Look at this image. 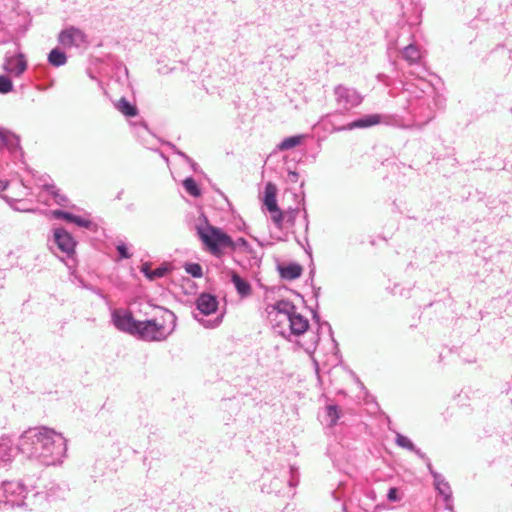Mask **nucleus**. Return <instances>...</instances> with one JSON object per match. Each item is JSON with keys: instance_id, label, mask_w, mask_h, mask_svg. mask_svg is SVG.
I'll return each mask as SVG.
<instances>
[{"instance_id": "obj_1", "label": "nucleus", "mask_w": 512, "mask_h": 512, "mask_svg": "<svg viewBox=\"0 0 512 512\" xmlns=\"http://www.w3.org/2000/svg\"><path fill=\"white\" fill-rule=\"evenodd\" d=\"M20 453L42 465L63 462L67 452L65 437L47 427H34L23 432L17 444Z\"/></svg>"}, {"instance_id": "obj_2", "label": "nucleus", "mask_w": 512, "mask_h": 512, "mask_svg": "<svg viewBox=\"0 0 512 512\" xmlns=\"http://www.w3.org/2000/svg\"><path fill=\"white\" fill-rule=\"evenodd\" d=\"M274 290H266L265 311L273 331L288 341H293L309 329V321L297 312L296 306L289 300L279 299L270 302Z\"/></svg>"}, {"instance_id": "obj_3", "label": "nucleus", "mask_w": 512, "mask_h": 512, "mask_svg": "<svg viewBox=\"0 0 512 512\" xmlns=\"http://www.w3.org/2000/svg\"><path fill=\"white\" fill-rule=\"evenodd\" d=\"M160 315L151 319L138 320L134 337L146 342H161L166 340L175 330L176 316L167 309H158Z\"/></svg>"}, {"instance_id": "obj_4", "label": "nucleus", "mask_w": 512, "mask_h": 512, "mask_svg": "<svg viewBox=\"0 0 512 512\" xmlns=\"http://www.w3.org/2000/svg\"><path fill=\"white\" fill-rule=\"evenodd\" d=\"M197 233L207 247V249L216 256H220L224 248L232 247V239L221 229L209 224L197 225Z\"/></svg>"}, {"instance_id": "obj_5", "label": "nucleus", "mask_w": 512, "mask_h": 512, "mask_svg": "<svg viewBox=\"0 0 512 512\" xmlns=\"http://www.w3.org/2000/svg\"><path fill=\"white\" fill-rule=\"evenodd\" d=\"M277 192V186L272 182H268L265 185L264 189L263 204L271 214V219L273 223L276 225L277 228L281 229L284 227V222L286 219L287 222H290L291 225H293L297 210L282 212L277 204Z\"/></svg>"}, {"instance_id": "obj_6", "label": "nucleus", "mask_w": 512, "mask_h": 512, "mask_svg": "<svg viewBox=\"0 0 512 512\" xmlns=\"http://www.w3.org/2000/svg\"><path fill=\"white\" fill-rule=\"evenodd\" d=\"M217 309V298L209 293H202L196 300V308L193 311V316L203 327L216 328L222 321V315L214 319H205V316L216 313Z\"/></svg>"}, {"instance_id": "obj_7", "label": "nucleus", "mask_w": 512, "mask_h": 512, "mask_svg": "<svg viewBox=\"0 0 512 512\" xmlns=\"http://www.w3.org/2000/svg\"><path fill=\"white\" fill-rule=\"evenodd\" d=\"M333 96L337 109L341 113L358 107L364 99L358 90L343 84L334 87Z\"/></svg>"}, {"instance_id": "obj_8", "label": "nucleus", "mask_w": 512, "mask_h": 512, "mask_svg": "<svg viewBox=\"0 0 512 512\" xmlns=\"http://www.w3.org/2000/svg\"><path fill=\"white\" fill-rule=\"evenodd\" d=\"M1 489L6 499V503L18 507L26 505L25 499L28 497L30 491L22 482L3 481Z\"/></svg>"}, {"instance_id": "obj_9", "label": "nucleus", "mask_w": 512, "mask_h": 512, "mask_svg": "<svg viewBox=\"0 0 512 512\" xmlns=\"http://www.w3.org/2000/svg\"><path fill=\"white\" fill-rule=\"evenodd\" d=\"M138 320L132 312L125 309H115L112 312V323L121 332L134 336Z\"/></svg>"}, {"instance_id": "obj_10", "label": "nucleus", "mask_w": 512, "mask_h": 512, "mask_svg": "<svg viewBox=\"0 0 512 512\" xmlns=\"http://www.w3.org/2000/svg\"><path fill=\"white\" fill-rule=\"evenodd\" d=\"M58 41L64 48H80L87 45V36L81 29L71 26L60 32Z\"/></svg>"}, {"instance_id": "obj_11", "label": "nucleus", "mask_w": 512, "mask_h": 512, "mask_svg": "<svg viewBox=\"0 0 512 512\" xmlns=\"http://www.w3.org/2000/svg\"><path fill=\"white\" fill-rule=\"evenodd\" d=\"M54 240L58 248L65 254L71 255L76 246V242L70 233L63 228H57L54 230Z\"/></svg>"}, {"instance_id": "obj_12", "label": "nucleus", "mask_w": 512, "mask_h": 512, "mask_svg": "<svg viewBox=\"0 0 512 512\" xmlns=\"http://www.w3.org/2000/svg\"><path fill=\"white\" fill-rule=\"evenodd\" d=\"M27 68V62L23 54L16 56H6L4 61V69L14 76H20Z\"/></svg>"}, {"instance_id": "obj_13", "label": "nucleus", "mask_w": 512, "mask_h": 512, "mask_svg": "<svg viewBox=\"0 0 512 512\" xmlns=\"http://www.w3.org/2000/svg\"><path fill=\"white\" fill-rule=\"evenodd\" d=\"M15 455L13 442L7 437L0 438V466L10 463Z\"/></svg>"}, {"instance_id": "obj_14", "label": "nucleus", "mask_w": 512, "mask_h": 512, "mask_svg": "<svg viewBox=\"0 0 512 512\" xmlns=\"http://www.w3.org/2000/svg\"><path fill=\"white\" fill-rule=\"evenodd\" d=\"M170 269H171V266L167 263H164V264L160 265L158 268L153 270L151 268V264L148 262L143 263L140 268L141 272L149 280H154V279L161 278V277L165 276L168 273V271H170Z\"/></svg>"}, {"instance_id": "obj_15", "label": "nucleus", "mask_w": 512, "mask_h": 512, "mask_svg": "<svg viewBox=\"0 0 512 512\" xmlns=\"http://www.w3.org/2000/svg\"><path fill=\"white\" fill-rule=\"evenodd\" d=\"M434 487L444 500H449L452 496V490L448 481L440 473H433Z\"/></svg>"}, {"instance_id": "obj_16", "label": "nucleus", "mask_w": 512, "mask_h": 512, "mask_svg": "<svg viewBox=\"0 0 512 512\" xmlns=\"http://www.w3.org/2000/svg\"><path fill=\"white\" fill-rule=\"evenodd\" d=\"M0 144L14 151L19 147V139L13 133L0 128Z\"/></svg>"}, {"instance_id": "obj_17", "label": "nucleus", "mask_w": 512, "mask_h": 512, "mask_svg": "<svg viewBox=\"0 0 512 512\" xmlns=\"http://www.w3.org/2000/svg\"><path fill=\"white\" fill-rule=\"evenodd\" d=\"M379 122H380V117L378 115H368V116H365L364 118H361V119L351 122L350 124H348L346 129L352 130L355 128H367V127L376 125Z\"/></svg>"}, {"instance_id": "obj_18", "label": "nucleus", "mask_w": 512, "mask_h": 512, "mask_svg": "<svg viewBox=\"0 0 512 512\" xmlns=\"http://www.w3.org/2000/svg\"><path fill=\"white\" fill-rule=\"evenodd\" d=\"M395 442L398 446L414 452L421 459L425 458V454L420 449L416 448L413 442L408 437L400 433H397Z\"/></svg>"}, {"instance_id": "obj_19", "label": "nucleus", "mask_w": 512, "mask_h": 512, "mask_svg": "<svg viewBox=\"0 0 512 512\" xmlns=\"http://www.w3.org/2000/svg\"><path fill=\"white\" fill-rule=\"evenodd\" d=\"M44 193L51 195L57 204H64L66 202V197L60 194L54 185H43V192L40 194V200L46 202V199L44 198Z\"/></svg>"}, {"instance_id": "obj_20", "label": "nucleus", "mask_w": 512, "mask_h": 512, "mask_svg": "<svg viewBox=\"0 0 512 512\" xmlns=\"http://www.w3.org/2000/svg\"><path fill=\"white\" fill-rule=\"evenodd\" d=\"M326 418L325 422L329 427H333L337 424L341 417V411L337 405L329 404L325 408Z\"/></svg>"}, {"instance_id": "obj_21", "label": "nucleus", "mask_w": 512, "mask_h": 512, "mask_svg": "<svg viewBox=\"0 0 512 512\" xmlns=\"http://www.w3.org/2000/svg\"><path fill=\"white\" fill-rule=\"evenodd\" d=\"M301 273L302 268L298 264H289L280 268L281 277L289 280L298 278Z\"/></svg>"}, {"instance_id": "obj_22", "label": "nucleus", "mask_w": 512, "mask_h": 512, "mask_svg": "<svg viewBox=\"0 0 512 512\" xmlns=\"http://www.w3.org/2000/svg\"><path fill=\"white\" fill-rule=\"evenodd\" d=\"M305 138V135H295L291 137H287L281 141L278 145V149L281 151L290 150L298 145H300Z\"/></svg>"}, {"instance_id": "obj_23", "label": "nucleus", "mask_w": 512, "mask_h": 512, "mask_svg": "<svg viewBox=\"0 0 512 512\" xmlns=\"http://www.w3.org/2000/svg\"><path fill=\"white\" fill-rule=\"evenodd\" d=\"M402 56L410 64H414L421 58V53L416 46L411 44L403 49Z\"/></svg>"}, {"instance_id": "obj_24", "label": "nucleus", "mask_w": 512, "mask_h": 512, "mask_svg": "<svg viewBox=\"0 0 512 512\" xmlns=\"http://www.w3.org/2000/svg\"><path fill=\"white\" fill-rule=\"evenodd\" d=\"M48 61L55 67L63 66L67 62L66 54L59 49L55 48L51 50L48 55Z\"/></svg>"}, {"instance_id": "obj_25", "label": "nucleus", "mask_w": 512, "mask_h": 512, "mask_svg": "<svg viewBox=\"0 0 512 512\" xmlns=\"http://www.w3.org/2000/svg\"><path fill=\"white\" fill-rule=\"evenodd\" d=\"M9 205L15 210L20 212H33L34 209L28 205L27 202L18 200L17 198L11 196H4Z\"/></svg>"}, {"instance_id": "obj_26", "label": "nucleus", "mask_w": 512, "mask_h": 512, "mask_svg": "<svg viewBox=\"0 0 512 512\" xmlns=\"http://www.w3.org/2000/svg\"><path fill=\"white\" fill-rule=\"evenodd\" d=\"M116 108L125 116L134 117L137 114L136 107L133 106L129 101L125 98H121L117 104Z\"/></svg>"}, {"instance_id": "obj_27", "label": "nucleus", "mask_w": 512, "mask_h": 512, "mask_svg": "<svg viewBox=\"0 0 512 512\" xmlns=\"http://www.w3.org/2000/svg\"><path fill=\"white\" fill-rule=\"evenodd\" d=\"M183 186L190 195L194 197H199L201 195V190L192 178H186L183 181Z\"/></svg>"}, {"instance_id": "obj_28", "label": "nucleus", "mask_w": 512, "mask_h": 512, "mask_svg": "<svg viewBox=\"0 0 512 512\" xmlns=\"http://www.w3.org/2000/svg\"><path fill=\"white\" fill-rule=\"evenodd\" d=\"M13 84L10 78L4 75H0V93L6 94L12 91Z\"/></svg>"}, {"instance_id": "obj_29", "label": "nucleus", "mask_w": 512, "mask_h": 512, "mask_svg": "<svg viewBox=\"0 0 512 512\" xmlns=\"http://www.w3.org/2000/svg\"><path fill=\"white\" fill-rule=\"evenodd\" d=\"M185 269L187 273L191 274L193 277H200L202 275V268L199 264H187Z\"/></svg>"}, {"instance_id": "obj_30", "label": "nucleus", "mask_w": 512, "mask_h": 512, "mask_svg": "<svg viewBox=\"0 0 512 512\" xmlns=\"http://www.w3.org/2000/svg\"><path fill=\"white\" fill-rule=\"evenodd\" d=\"M290 478L288 480V484L290 487H296L299 483V473L296 468L293 466L290 467L289 470Z\"/></svg>"}, {"instance_id": "obj_31", "label": "nucleus", "mask_w": 512, "mask_h": 512, "mask_svg": "<svg viewBox=\"0 0 512 512\" xmlns=\"http://www.w3.org/2000/svg\"><path fill=\"white\" fill-rule=\"evenodd\" d=\"M72 223L83 228H91V226L93 225V223L89 219L77 215L74 216Z\"/></svg>"}, {"instance_id": "obj_32", "label": "nucleus", "mask_w": 512, "mask_h": 512, "mask_svg": "<svg viewBox=\"0 0 512 512\" xmlns=\"http://www.w3.org/2000/svg\"><path fill=\"white\" fill-rule=\"evenodd\" d=\"M53 216L56 217V218H62L66 221H69V222H72L73 219H74V214H71V213H68V212H64L62 210H55L52 212Z\"/></svg>"}, {"instance_id": "obj_33", "label": "nucleus", "mask_w": 512, "mask_h": 512, "mask_svg": "<svg viewBox=\"0 0 512 512\" xmlns=\"http://www.w3.org/2000/svg\"><path fill=\"white\" fill-rule=\"evenodd\" d=\"M231 280L235 288H249L245 281L236 273L231 274Z\"/></svg>"}, {"instance_id": "obj_34", "label": "nucleus", "mask_w": 512, "mask_h": 512, "mask_svg": "<svg viewBox=\"0 0 512 512\" xmlns=\"http://www.w3.org/2000/svg\"><path fill=\"white\" fill-rule=\"evenodd\" d=\"M318 340L319 338L317 336H314L309 343L303 345V349L305 350V352L308 354H312L315 351Z\"/></svg>"}, {"instance_id": "obj_35", "label": "nucleus", "mask_w": 512, "mask_h": 512, "mask_svg": "<svg viewBox=\"0 0 512 512\" xmlns=\"http://www.w3.org/2000/svg\"><path fill=\"white\" fill-rule=\"evenodd\" d=\"M281 486L282 482L278 478H275L271 481L268 492L279 493L281 490Z\"/></svg>"}, {"instance_id": "obj_36", "label": "nucleus", "mask_w": 512, "mask_h": 512, "mask_svg": "<svg viewBox=\"0 0 512 512\" xmlns=\"http://www.w3.org/2000/svg\"><path fill=\"white\" fill-rule=\"evenodd\" d=\"M117 251L121 258L128 259L131 257L130 253L128 252V248L126 247V245L124 243H119L117 245Z\"/></svg>"}, {"instance_id": "obj_37", "label": "nucleus", "mask_w": 512, "mask_h": 512, "mask_svg": "<svg viewBox=\"0 0 512 512\" xmlns=\"http://www.w3.org/2000/svg\"><path fill=\"white\" fill-rule=\"evenodd\" d=\"M387 498L389 501L391 502H397L400 500V497L398 496V489L395 488V487H391L389 490H388V493H387Z\"/></svg>"}, {"instance_id": "obj_38", "label": "nucleus", "mask_w": 512, "mask_h": 512, "mask_svg": "<svg viewBox=\"0 0 512 512\" xmlns=\"http://www.w3.org/2000/svg\"><path fill=\"white\" fill-rule=\"evenodd\" d=\"M445 501V508L447 510H449L450 512H453L454 510V507H453V500H452V497L449 498V500H444Z\"/></svg>"}, {"instance_id": "obj_39", "label": "nucleus", "mask_w": 512, "mask_h": 512, "mask_svg": "<svg viewBox=\"0 0 512 512\" xmlns=\"http://www.w3.org/2000/svg\"><path fill=\"white\" fill-rule=\"evenodd\" d=\"M288 177H289V180L291 182H297V180H298V173L294 172V171H290L289 174H288Z\"/></svg>"}, {"instance_id": "obj_40", "label": "nucleus", "mask_w": 512, "mask_h": 512, "mask_svg": "<svg viewBox=\"0 0 512 512\" xmlns=\"http://www.w3.org/2000/svg\"><path fill=\"white\" fill-rule=\"evenodd\" d=\"M423 460H425V461H426L427 468H428V470H429V472H430V474H431L432 476H433V473H437V472L433 469V467H432V464H431L430 460H429L426 456H425V458H424Z\"/></svg>"}, {"instance_id": "obj_41", "label": "nucleus", "mask_w": 512, "mask_h": 512, "mask_svg": "<svg viewBox=\"0 0 512 512\" xmlns=\"http://www.w3.org/2000/svg\"><path fill=\"white\" fill-rule=\"evenodd\" d=\"M237 291H238V293L240 295V298H244V297H247L250 294L251 290L241 289V290H237Z\"/></svg>"}, {"instance_id": "obj_42", "label": "nucleus", "mask_w": 512, "mask_h": 512, "mask_svg": "<svg viewBox=\"0 0 512 512\" xmlns=\"http://www.w3.org/2000/svg\"><path fill=\"white\" fill-rule=\"evenodd\" d=\"M8 183L4 181H0V191H3L7 188Z\"/></svg>"}, {"instance_id": "obj_43", "label": "nucleus", "mask_w": 512, "mask_h": 512, "mask_svg": "<svg viewBox=\"0 0 512 512\" xmlns=\"http://www.w3.org/2000/svg\"><path fill=\"white\" fill-rule=\"evenodd\" d=\"M324 325L327 327L328 332L331 334V327H330V325L328 323H325Z\"/></svg>"}]
</instances>
